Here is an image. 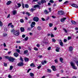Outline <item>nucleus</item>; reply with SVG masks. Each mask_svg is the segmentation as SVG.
Instances as JSON below:
<instances>
[{"instance_id": "51", "label": "nucleus", "mask_w": 78, "mask_h": 78, "mask_svg": "<svg viewBox=\"0 0 78 78\" xmlns=\"http://www.w3.org/2000/svg\"><path fill=\"white\" fill-rule=\"evenodd\" d=\"M4 47H6V43H4Z\"/></svg>"}, {"instance_id": "18", "label": "nucleus", "mask_w": 78, "mask_h": 78, "mask_svg": "<svg viewBox=\"0 0 78 78\" xmlns=\"http://www.w3.org/2000/svg\"><path fill=\"white\" fill-rule=\"evenodd\" d=\"M59 49H60V48H58V47L56 49L55 51L57 52H59Z\"/></svg>"}, {"instance_id": "60", "label": "nucleus", "mask_w": 78, "mask_h": 78, "mask_svg": "<svg viewBox=\"0 0 78 78\" xmlns=\"http://www.w3.org/2000/svg\"><path fill=\"white\" fill-rule=\"evenodd\" d=\"M38 1V0H33L32 2H37Z\"/></svg>"}, {"instance_id": "8", "label": "nucleus", "mask_w": 78, "mask_h": 78, "mask_svg": "<svg viewBox=\"0 0 78 78\" xmlns=\"http://www.w3.org/2000/svg\"><path fill=\"white\" fill-rule=\"evenodd\" d=\"M67 19L66 18H62L61 19V21L63 23L64 22H65V20H66Z\"/></svg>"}, {"instance_id": "53", "label": "nucleus", "mask_w": 78, "mask_h": 78, "mask_svg": "<svg viewBox=\"0 0 78 78\" xmlns=\"http://www.w3.org/2000/svg\"><path fill=\"white\" fill-rule=\"evenodd\" d=\"M9 17H10V14H9L7 16V18L8 19V18H9Z\"/></svg>"}, {"instance_id": "64", "label": "nucleus", "mask_w": 78, "mask_h": 78, "mask_svg": "<svg viewBox=\"0 0 78 78\" xmlns=\"http://www.w3.org/2000/svg\"><path fill=\"white\" fill-rule=\"evenodd\" d=\"M76 64H77V66L78 67V61L76 62Z\"/></svg>"}, {"instance_id": "47", "label": "nucleus", "mask_w": 78, "mask_h": 78, "mask_svg": "<svg viewBox=\"0 0 78 78\" xmlns=\"http://www.w3.org/2000/svg\"><path fill=\"white\" fill-rule=\"evenodd\" d=\"M31 29V28H30V27H28L27 30H28L29 31H30Z\"/></svg>"}, {"instance_id": "42", "label": "nucleus", "mask_w": 78, "mask_h": 78, "mask_svg": "<svg viewBox=\"0 0 78 78\" xmlns=\"http://www.w3.org/2000/svg\"><path fill=\"white\" fill-rule=\"evenodd\" d=\"M28 37H27L24 39V40L25 41H28Z\"/></svg>"}, {"instance_id": "7", "label": "nucleus", "mask_w": 78, "mask_h": 78, "mask_svg": "<svg viewBox=\"0 0 78 78\" xmlns=\"http://www.w3.org/2000/svg\"><path fill=\"white\" fill-rule=\"evenodd\" d=\"M23 62H20L18 64V66H23Z\"/></svg>"}, {"instance_id": "48", "label": "nucleus", "mask_w": 78, "mask_h": 78, "mask_svg": "<svg viewBox=\"0 0 78 78\" xmlns=\"http://www.w3.org/2000/svg\"><path fill=\"white\" fill-rule=\"evenodd\" d=\"M37 4H38V5H41V2H37Z\"/></svg>"}, {"instance_id": "3", "label": "nucleus", "mask_w": 78, "mask_h": 78, "mask_svg": "<svg viewBox=\"0 0 78 78\" xmlns=\"http://www.w3.org/2000/svg\"><path fill=\"white\" fill-rule=\"evenodd\" d=\"M71 66L72 67V68L73 69H75L76 70L77 69V68L75 66V63L73 62H71L70 63Z\"/></svg>"}, {"instance_id": "33", "label": "nucleus", "mask_w": 78, "mask_h": 78, "mask_svg": "<svg viewBox=\"0 0 78 78\" xmlns=\"http://www.w3.org/2000/svg\"><path fill=\"white\" fill-rule=\"evenodd\" d=\"M12 69H13V66H10V69H9L10 70H12Z\"/></svg>"}, {"instance_id": "17", "label": "nucleus", "mask_w": 78, "mask_h": 78, "mask_svg": "<svg viewBox=\"0 0 78 78\" xmlns=\"http://www.w3.org/2000/svg\"><path fill=\"white\" fill-rule=\"evenodd\" d=\"M44 12L45 13V14H48L49 12L47 11V10H45L44 11Z\"/></svg>"}, {"instance_id": "44", "label": "nucleus", "mask_w": 78, "mask_h": 78, "mask_svg": "<svg viewBox=\"0 0 78 78\" xmlns=\"http://www.w3.org/2000/svg\"><path fill=\"white\" fill-rule=\"evenodd\" d=\"M68 2H68V1H66L63 3V5H64V4H67V3H68Z\"/></svg>"}, {"instance_id": "23", "label": "nucleus", "mask_w": 78, "mask_h": 78, "mask_svg": "<svg viewBox=\"0 0 78 78\" xmlns=\"http://www.w3.org/2000/svg\"><path fill=\"white\" fill-rule=\"evenodd\" d=\"M37 28L38 30H41V29H42V28L40 26H38Z\"/></svg>"}, {"instance_id": "22", "label": "nucleus", "mask_w": 78, "mask_h": 78, "mask_svg": "<svg viewBox=\"0 0 78 78\" xmlns=\"http://www.w3.org/2000/svg\"><path fill=\"white\" fill-rule=\"evenodd\" d=\"M18 8H20L21 6V4L20 3H17Z\"/></svg>"}, {"instance_id": "52", "label": "nucleus", "mask_w": 78, "mask_h": 78, "mask_svg": "<svg viewBox=\"0 0 78 78\" xmlns=\"http://www.w3.org/2000/svg\"><path fill=\"white\" fill-rule=\"evenodd\" d=\"M48 9H49V12H51V8H49Z\"/></svg>"}, {"instance_id": "56", "label": "nucleus", "mask_w": 78, "mask_h": 78, "mask_svg": "<svg viewBox=\"0 0 78 78\" xmlns=\"http://www.w3.org/2000/svg\"><path fill=\"white\" fill-rule=\"evenodd\" d=\"M51 49V47H49V48H48V50H50Z\"/></svg>"}, {"instance_id": "26", "label": "nucleus", "mask_w": 78, "mask_h": 78, "mask_svg": "<svg viewBox=\"0 0 78 78\" xmlns=\"http://www.w3.org/2000/svg\"><path fill=\"white\" fill-rule=\"evenodd\" d=\"M60 61L61 62H62V61H63V58H62V57H61L60 58Z\"/></svg>"}, {"instance_id": "41", "label": "nucleus", "mask_w": 78, "mask_h": 78, "mask_svg": "<svg viewBox=\"0 0 78 78\" xmlns=\"http://www.w3.org/2000/svg\"><path fill=\"white\" fill-rule=\"evenodd\" d=\"M34 27V26H33V25L31 24L30 27H31V28H33V27Z\"/></svg>"}, {"instance_id": "61", "label": "nucleus", "mask_w": 78, "mask_h": 78, "mask_svg": "<svg viewBox=\"0 0 78 78\" xmlns=\"http://www.w3.org/2000/svg\"><path fill=\"white\" fill-rule=\"evenodd\" d=\"M64 42H67V40L66 39H64Z\"/></svg>"}, {"instance_id": "16", "label": "nucleus", "mask_w": 78, "mask_h": 78, "mask_svg": "<svg viewBox=\"0 0 78 78\" xmlns=\"http://www.w3.org/2000/svg\"><path fill=\"white\" fill-rule=\"evenodd\" d=\"M73 50V47L72 46H70L69 48V51H72Z\"/></svg>"}, {"instance_id": "6", "label": "nucleus", "mask_w": 78, "mask_h": 78, "mask_svg": "<svg viewBox=\"0 0 78 78\" xmlns=\"http://www.w3.org/2000/svg\"><path fill=\"white\" fill-rule=\"evenodd\" d=\"M33 20L34 22H38L39 21V18L37 17H35L33 18Z\"/></svg>"}, {"instance_id": "54", "label": "nucleus", "mask_w": 78, "mask_h": 78, "mask_svg": "<svg viewBox=\"0 0 78 78\" xmlns=\"http://www.w3.org/2000/svg\"><path fill=\"white\" fill-rule=\"evenodd\" d=\"M71 38H72L71 37H68V40H70V39H71Z\"/></svg>"}, {"instance_id": "39", "label": "nucleus", "mask_w": 78, "mask_h": 78, "mask_svg": "<svg viewBox=\"0 0 78 78\" xmlns=\"http://www.w3.org/2000/svg\"><path fill=\"white\" fill-rule=\"evenodd\" d=\"M49 26L50 27H51L53 26V24L52 23H50L49 24Z\"/></svg>"}, {"instance_id": "19", "label": "nucleus", "mask_w": 78, "mask_h": 78, "mask_svg": "<svg viewBox=\"0 0 78 78\" xmlns=\"http://www.w3.org/2000/svg\"><path fill=\"white\" fill-rule=\"evenodd\" d=\"M17 13V11L16 10H13L12 12L13 15H15Z\"/></svg>"}, {"instance_id": "5", "label": "nucleus", "mask_w": 78, "mask_h": 78, "mask_svg": "<svg viewBox=\"0 0 78 78\" xmlns=\"http://www.w3.org/2000/svg\"><path fill=\"white\" fill-rule=\"evenodd\" d=\"M58 13L59 15H63L64 14V12L62 10H60L58 11Z\"/></svg>"}, {"instance_id": "12", "label": "nucleus", "mask_w": 78, "mask_h": 78, "mask_svg": "<svg viewBox=\"0 0 78 78\" xmlns=\"http://www.w3.org/2000/svg\"><path fill=\"white\" fill-rule=\"evenodd\" d=\"M12 3V2H11V1H9L8 2H7L6 4L7 5H10V4H11Z\"/></svg>"}, {"instance_id": "11", "label": "nucleus", "mask_w": 78, "mask_h": 78, "mask_svg": "<svg viewBox=\"0 0 78 78\" xmlns=\"http://www.w3.org/2000/svg\"><path fill=\"white\" fill-rule=\"evenodd\" d=\"M51 68L52 69V70L53 71H56V68L55 66H51Z\"/></svg>"}, {"instance_id": "43", "label": "nucleus", "mask_w": 78, "mask_h": 78, "mask_svg": "<svg viewBox=\"0 0 78 78\" xmlns=\"http://www.w3.org/2000/svg\"><path fill=\"white\" fill-rule=\"evenodd\" d=\"M26 14L28 15L29 16H31V14H30L28 12H26Z\"/></svg>"}, {"instance_id": "49", "label": "nucleus", "mask_w": 78, "mask_h": 78, "mask_svg": "<svg viewBox=\"0 0 78 78\" xmlns=\"http://www.w3.org/2000/svg\"><path fill=\"white\" fill-rule=\"evenodd\" d=\"M41 64H42V65H44V61H42L41 62Z\"/></svg>"}, {"instance_id": "21", "label": "nucleus", "mask_w": 78, "mask_h": 78, "mask_svg": "<svg viewBox=\"0 0 78 78\" xmlns=\"http://www.w3.org/2000/svg\"><path fill=\"white\" fill-rule=\"evenodd\" d=\"M30 67H35V65H34V63H33L30 65Z\"/></svg>"}, {"instance_id": "2", "label": "nucleus", "mask_w": 78, "mask_h": 78, "mask_svg": "<svg viewBox=\"0 0 78 78\" xmlns=\"http://www.w3.org/2000/svg\"><path fill=\"white\" fill-rule=\"evenodd\" d=\"M36 8H38V9H41V6L38 5V4H37L34 5V8L31 9L30 10V11L32 12V11H34L35 10V9H36Z\"/></svg>"}, {"instance_id": "50", "label": "nucleus", "mask_w": 78, "mask_h": 78, "mask_svg": "<svg viewBox=\"0 0 78 78\" xmlns=\"http://www.w3.org/2000/svg\"><path fill=\"white\" fill-rule=\"evenodd\" d=\"M4 66H5V67H7V64L6 63H4Z\"/></svg>"}, {"instance_id": "4", "label": "nucleus", "mask_w": 78, "mask_h": 78, "mask_svg": "<svg viewBox=\"0 0 78 78\" xmlns=\"http://www.w3.org/2000/svg\"><path fill=\"white\" fill-rule=\"evenodd\" d=\"M20 34V33L18 30H16L14 32V34L15 36H18Z\"/></svg>"}, {"instance_id": "14", "label": "nucleus", "mask_w": 78, "mask_h": 78, "mask_svg": "<svg viewBox=\"0 0 78 78\" xmlns=\"http://www.w3.org/2000/svg\"><path fill=\"white\" fill-rule=\"evenodd\" d=\"M24 61L25 62H28L29 61V58H24Z\"/></svg>"}, {"instance_id": "28", "label": "nucleus", "mask_w": 78, "mask_h": 78, "mask_svg": "<svg viewBox=\"0 0 78 78\" xmlns=\"http://www.w3.org/2000/svg\"><path fill=\"white\" fill-rule=\"evenodd\" d=\"M16 52H17V53H20V50L18 49H16Z\"/></svg>"}, {"instance_id": "1", "label": "nucleus", "mask_w": 78, "mask_h": 78, "mask_svg": "<svg viewBox=\"0 0 78 78\" xmlns=\"http://www.w3.org/2000/svg\"><path fill=\"white\" fill-rule=\"evenodd\" d=\"M4 58L7 59H8L9 61L10 62H14V60H15V58L12 57L6 56H4Z\"/></svg>"}, {"instance_id": "10", "label": "nucleus", "mask_w": 78, "mask_h": 78, "mask_svg": "<svg viewBox=\"0 0 78 78\" xmlns=\"http://www.w3.org/2000/svg\"><path fill=\"white\" fill-rule=\"evenodd\" d=\"M71 6H73V7H74L75 8H78V5H77L75 4H73L71 5Z\"/></svg>"}, {"instance_id": "29", "label": "nucleus", "mask_w": 78, "mask_h": 78, "mask_svg": "<svg viewBox=\"0 0 78 78\" xmlns=\"http://www.w3.org/2000/svg\"><path fill=\"white\" fill-rule=\"evenodd\" d=\"M54 61H55V63H58V59H55L54 60Z\"/></svg>"}, {"instance_id": "25", "label": "nucleus", "mask_w": 78, "mask_h": 78, "mask_svg": "<svg viewBox=\"0 0 78 78\" xmlns=\"http://www.w3.org/2000/svg\"><path fill=\"white\" fill-rule=\"evenodd\" d=\"M16 31V30H14V29H13L12 30H11V32L12 33H13V34H14V32H15Z\"/></svg>"}, {"instance_id": "30", "label": "nucleus", "mask_w": 78, "mask_h": 78, "mask_svg": "<svg viewBox=\"0 0 78 78\" xmlns=\"http://www.w3.org/2000/svg\"><path fill=\"white\" fill-rule=\"evenodd\" d=\"M28 51L27 50H25L24 51V54H26L27 53H28Z\"/></svg>"}, {"instance_id": "57", "label": "nucleus", "mask_w": 78, "mask_h": 78, "mask_svg": "<svg viewBox=\"0 0 78 78\" xmlns=\"http://www.w3.org/2000/svg\"><path fill=\"white\" fill-rule=\"evenodd\" d=\"M34 50L36 51L38 50V49L36 48H34Z\"/></svg>"}, {"instance_id": "45", "label": "nucleus", "mask_w": 78, "mask_h": 78, "mask_svg": "<svg viewBox=\"0 0 78 78\" xmlns=\"http://www.w3.org/2000/svg\"><path fill=\"white\" fill-rule=\"evenodd\" d=\"M50 2L51 3H54V1L53 0H51L50 1Z\"/></svg>"}, {"instance_id": "31", "label": "nucleus", "mask_w": 78, "mask_h": 78, "mask_svg": "<svg viewBox=\"0 0 78 78\" xmlns=\"http://www.w3.org/2000/svg\"><path fill=\"white\" fill-rule=\"evenodd\" d=\"M52 41L53 42H56V40L54 38H52Z\"/></svg>"}, {"instance_id": "9", "label": "nucleus", "mask_w": 78, "mask_h": 78, "mask_svg": "<svg viewBox=\"0 0 78 78\" xmlns=\"http://www.w3.org/2000/svg\"><path fill=\"white\" fill-rule=\"evenodd\" d=\"M46 1L45 0H41V4H44V3H46Z\"/></svg>"}, {"instance_id": "37", "label": "nucleus", "mask_w": 78, "mask_h": 78, "mask_svg": "<svg viewBox=\"0 0 78 78\" xmlns=\"http://www.w3.org/2000/svg\"><path fill=\"white\" fill-rule=\"evenodd\" d=\"M63 30H64V31H65V33H67V32H68L67 30H66V29L63 28Z\"/></svg>"}, {"instance_id": "59", "label": "nucleus", "mask_w": 78, "mask_h": 78, "mask_svg": "<svg viewBox=\"0 0 78 78\" xmlns=\"http://www.w3.org/2000/svg\"><path fill=\"white\" fill-rule=\"evenodd\" d=\"M39 58H42V55H39Z\"/></svg>"}, {"instance_id": "32", "label": "nucleus", "mask_w": 78, "mask_h": 78, "mask_svg": "<svg viewBox=\"0 0 78 78\" xmlns=\"http://www.w3.org/2000/svg\"><path fill=\"white\" fill-rule=\"evenodd\" d=\"M71 23L73 24H76V22L74 21H71Z\"/></svg>"}, {"instance_id": "38", "label": "nucleus", "mask_w": 78, "mask_h": 78, "mask_svg": "<svg viewBox=\"0 0 78 78\" xmlns=\"http://www.w3.org/2000/svg\"><path fill=\"white\" fill-rule=\"evenodd\" d=\"M59 44H60V45L61 46H63V43L62 42H59Z\"/></svg>"}, {"instance_id": "35", "label": "nucleus", "mask_w": 78, "mask_h": 78, "mask_svg": "<svg viewBox=\"0 0 78 78\" xmlns=\"http://www.w3.org/2000/svg\"><path fill=\"white\" fill-rule=\"evenodd\" d=\"M20 61H22V62H23V59H22V57H20Z\"/></svg>"}, {"instance_id": "13", "label": "nucleus", "mask_w": 78, "mask_h": 78, "mask_svg": "<svg viewBox=\"0 0 78 78\" xmlns=\"http://www.w3.org/2000/svg\"><path fill=\"white\" fill-rule=\"evenodd\" d=\"M20 30H21V32H24V31H25V29L23 27H21L20 28Z\"/></svg>"}, {"instance_id": "62", "label": "nucleus", "mask_w": 78, "mask_h": 78, "mask_svg": "<svg viewBox=\"0 0 78 78\" xmlns=\"http://www.w3.org/2000/svg\"><path fill=\"white\" fill-rule=\"evenodd\" d=\"M41 19L42 20H43V21H45V19H44V18H41Z\"/></svg>"}, {"instance_id": "40", "label": "nucleus", "mask_w": 78, "mask_h": 78, "mask_svg": "<svg viewBox=\"0 0 78 78\" xmlns=\"http://www.w3.org/2000/svg\"><path fill=\"white\" fill-rule=\"evenodd\" d=\"M31 24H32V25H36V23L34 22H33Z\"/></svg>"}, {"instance_id": "36", "label": "nucleus", "mask_w": 78, "mask_h": 78, "mask_svg": "<svg viewBox=\"0 0 78 78\" xmlns=\"http://www.w3.org/2000/svg\"><path fill=\"white\" fill-rule=\"evenodd\" d=\"M20 22H21V23H23V22H24V21L23 20V19H21L20 20Z\"/></svg>"}, {"instance_id": "34", "label": "nucleus", "mask_w": 78, "mask_h": 78, "mask_svg": "<svg viewBox=\"0 0 78 78\" xmlns=\"http://www.w3.org/2000/svg\"><path fill=\"white\" fill-rule=\"evenodd\" d=\"M47 71L49 73H50L51 72V70H50V69H47Z\"/></svg>"}, {"instance_id": "58", "label": "nucleus", "mask_w": 78, "mask_h": 78, "mask_svg": "<svg viewBox=\"0 0 78 78\" xmlns=\"http://www.w3.org/2000/svg\"><path fill=\"white\" fill-rule=\"evenodd\" d=\"M22 37H23V38H24L25 37V35L23 34L22 36Z\"/></svg>"}, {"instance_id": "24", "label": "nucleus", "mask_w": 78, "mask_h": 78, "mask_svg": "<svg viewBox=\"0 0 78 78\" xmlns=\"http://www.w3.org/2000/svg\"><path fill=\"white\" fill-rule=\"evenodd\" d=\"M30 76H34V73H30Z\"/></svg>"}, {"instance_id": "55", "label": "nucleus", "mask_w": 78, "mask_h": 78, "mask_svg": "<svg viewBox=\"0 0 78 78\" xmlns=\"http://www.w3.org/2000/svg\"><path fill=\"white\" fill-rule=\"evenodd\" d=\"M36 46L37 47H40V44H37Z\"/></svg>"}, {"instance_id": "20", "label": "nucleus", "mask_w": 78, "mask_h": 78, "mask_svg": "<svg viewBox=\"0 0 78 78\" xmlns=\"http://www.w3.org/2000/svg\"><path fill=\"white\" fill-rule=\"evenodd\" d=\"M25 6L26 8H29V5H28V4H25Z\"/></svg>"}, {"instance_id": "15", "label": "nucleus", "mask_w": 78, "mask_h": 78, "mask_svg": "<svg viewBox=\"0 0 78 78\" xmlns=\"http://www.w3.org/2000/svg\"><path fill=\"white\" fill-rule=\"evenodd\" d=\"M14 55L16 57H17L19 56V54L17 53H15L14 54Z\"/></svg>"}, {"instance_id": "63", "label": "nucleus", "mask_w": 78, "mask_h": 78, "mask_svg": "<svg viewBox=\"0 0 78 78\" xmlns=\"http://www.w3.org/2000/svg\"><path fill=\"white\" fill-rule=\"evenodd\" d=\"M75 30H76H76H78V27H76V28H75Z\"/></svg>"}, {"instance_id": "46", "label": "nucleus", "mask_w": 78, "mask_h": 78, "mask_svg": "<svg viewBox=\"0 0 78 78\" xmlns=\"http://www.w3.org/2000/svg\"><path fill=\"white\" fill-rule=\"evenodd\" d=\"M41 66H42V65L40 66H39L37 67V69H39L41 67Z\"/></svg>"}, {"instance_id": "27", "label": "nucleus", "mask_w": 78, "mask_h": 78, "mask_svg": "<svg viewBox=\"0 0 78 78\" xmlns=\"http://www.w3.org/2000/svg\"><path fill=\"white\" fill-rule=\"evenodd\" d=\"M3 26V23L1 21H0V27H2Z\"/></svg>"}]
</instances>
